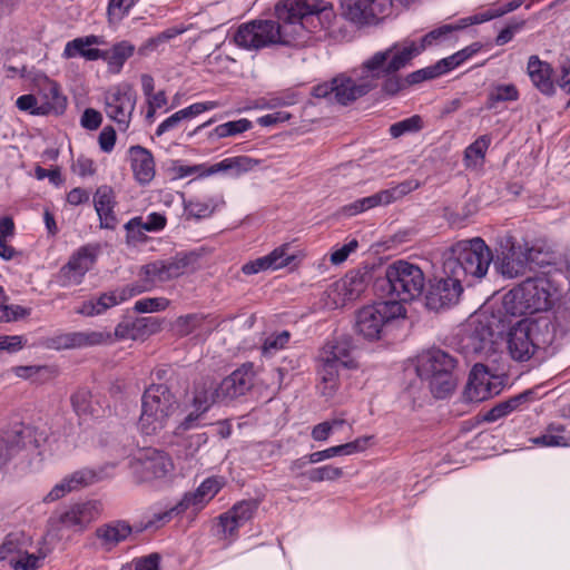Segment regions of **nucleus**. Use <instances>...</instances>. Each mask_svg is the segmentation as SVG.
<instances>
[{
    "instance_id": "54",
    "label": "nucleus",
    "mask_w": 570,
    "mask_h": 570,
    "mask_svg": "<svg viewBox=\"0 0 570 570\" xmlns=\"http://www.w3.org/2000/svg\"><path fill=\"white\" fill-rule=\"evenodd\" d=\"M325 296V305L331 309L340 308L351 301V298L347 297L344 284H342L340 279L328 286Z\"/></svg>"
},
{
    "instance_id": "59",
    "label": "nucleus",
    "mask_w": 570,
    "mask_h": 570,
    "mask_svg": "<svg viewBox=\"0 0 570 570\" xmlns=\"http://www.w3.org/2000/svg\"><path fill=\"white\" fill-rule=\"evenodd\" d=\"M257 510V502L254 500L240 501L233 505L229 513L238 521L242 527L248 522Z\"/></svg>"
},
{
    "instance_id": "37",
    "label": "nucleus",
    "mask_w": 570,
    "mask_h": 570,
    "mask_svg": "<svg viewBox=\"0 0 570 570\" xmlns=\"http://www.w3.org/2000/svg\"><path fill=\"white\" fill-rule=\"evenodd\" d=\"M259 164V159H255L248 156L228 157L216 164L209 165L207 168V175L213 176L217 174H226L229 176L238 177L253 170Z\"/></svg>"
},
{
    "instance_id": "46",
    "label": "nucleus",
    "mask_w": 570,
    "mask_h": 570,
    "mask_svg": "<svg viewBox=\"0 0 570 570\" xmlns=\"http://www.w3.org/2000/svg\"><path fill=\"white\" fill-rule=\"evenodd\" d=\"M14 223L9 216L0 217V257L6 261L16 258L19 252L8 244L14 236Z\"/></svg>"
},
{
    "instance_id": "26",
    "label": "nucleus",
    "mask_w": 570,
    "mask_h": 570,
    "mask_svg": "<svg viewBox=\"0 0 570 570\" xmlns=\"http://www.w3.org/2000/svg\"><path fill=\"white\" fill-rule=\"evenodd\" d=\"M392 0H344L342 3L344 17L356 23L366 24L387 14Z\"/></svg>"
},
{
    "instance_id": "43",
    "label": "nucleus",
    "mask_w": 570,
    "mask_h": 570,
    "mask_svg": "<svg viewBox=\"0 0 570 570\" xmlns=\"http://www.w3.org/2000/svg\"><path fill=\"white\" fill-rule=\"evenodd\" d=\"M492 142L490 135H482L470 144L464 150L463 161L466 168L478 169L484 164L487 150Z\"/></svg>"
},
{
    "instance_id": "10",
    "label": "nucleus",
    "mask_w": 570,
    "mask_h": 570,
    "mask_svg": "<svg viewBox=\"0 0 570 570\" xmlns=\"http://www.w3.org/2000/svg\"><path fill=\"white\" fill-rule=\"evenodd\" d=\"M384 278L389 285V294L401 302L417 298L425 287L423 271L415 264L399 259L385 268Z\"/></svg>"
},
{
    "instance_id": "5",
    "label": "nucleus",
    "mask_w": 570,
    "mask_h": 570,
    "mask_svg": "<svg viewBox=\"0 0 570 570\" xmlns=\"http://www.w3.org/2000/svg\"><path fill=\"white\" fill-rule=\"evenodd\" d=\"M493 255L482 238L460 240L443 254L444 275H455L466 285L481 281L488 273Z\"/></svg>"
},
{
    "instance_id": "49",
    "label": "nucleus",
    "mask_w": 570,
    "mask_h": 570,
    "mask_svg": "<svg viewBox=\"0 0 570 570\" xmlns=\"http://www.w3.org/2000/svg\"><path fill=\"white\" fill-rule=\"evenodd\" d=\"M24 541L21 533H9L0 544V561L17 558L23 552Z\"/></svg>"
},
{
    "instance_id": "58",
    "label": "nucleus",
    "mask_w": 570,
    "mask_h": 570,
    "mask_svg": "<svg viewBox=\"0 0 570 570\" xmlns=\"http://www.w3.org/2000/svg\"><path fill=\"white\" fill-rule=\"evenodd\" d=\"M136 3L132 0H109L107 14L110 23L120 22Z\"/></svg>"
},
{
    "instance_id": "31",
    "label": "nucleus",
    "mask_w": 570,
    "mask_h": 570,
    "mask_svg": "<svg viewBox=\"0 0 570 570\" xmlns=\"http://www.w3.org/2000/svg\"><path fill=\"white\" fill-rule=\"evenodd\" d=\"M127 159L135 180L140 186L149 185L156 175V163L153 153L140 146H130L127 150Z\"/></svg>"
},
{
    "instance_id": "27",
    "label": "nucleus",
    "mask_w": 570,
    "mask_h": 570,
    "mask_svg": "<svg viewBox=\"0 0 570 570\" xmlns=\"http://www.w3.org/2000/svg\"><path fill=\"white\" fill-rule=\"evenodd\" d=\"M318 357L323 362H331L342 368H356L355 345L348 335H341L327 341L321 348Z\"/></svg>"
},
{
    "instance_id": "1",
    "label": "nucleus",
    "mask_w": 570,
    "mask_h": 570,
    "mask_svg": "<svg viewBox=\"0 0 570 570\" xmlns=\"http://www.w3.org/2000/svg\"><path fill=\"white\" fill-rule=\"evenodd\" d=\"M568 312L559 309L554 321L543 315L537 318H523L519 321L509 333L508 348L513 360L529 361L539 351L550 347L558 336H562L570 330Z\"/></svg>"
},
{
    "instance_id": "34",
    "label": "nucleus",
    "mask_w": 570,
    "mask_h": 570,
    "mask_svg": "<svg viewBox=\"0 0 570 570\" xmlns=\"http://www.w3.org/2000/svg\"><path fill=\"white\" fill-rule=\"evenodd\" d=\"M132 533V527L125 520H114L100 524L95 530L98 546L106 552L112 551L120 543L125 542Z\"/></svg>"
},
{
    "instance_id": "42",
    "label": "nucleus",
    "mask_w": 570,
    "mask_h": 570,
    "mask_svg": "<svg viewBox=\"0 0 570 570\" xmlns=\"http://www.w3.org/2000/svg\"><path fill=\"white\" fill-rule=\"evenodd\" d=\"M184 215L187 219H205L210 217L217 208L213 197H193L183 200Z\"/></svg>"
},
{
    "instance_id": "18",
    "label": "nucleus",
    "mask_w": 570,
    "mask_h": 570,
    "mask_svg": "<svg viewBox=\"0 0 570 570\" xmlns=\"http://www.w3.org/2000/svg\"><path fill=\"white\" fill-rule=\"evenodd\" d=\"M114 468L115 464H106L98 469L83 468L77 470L57 483L46 495L45 501L52 502L59 500L71 491L97 483L108 478L110 475L109 470Z\"/></svg>"
},
{
    "instance_id": "39",
    "label": "nucleus",
    "mask_w": 570,
    "mask_h": 570,
    "mask_svg": "<svg viewBox=\"0 0 570 570\" xmlns=\"http://www.w3.org/2000/svg\"><path fill=\"white\" fill-rule=\"evenodd\" d=\"M531 394L530 391H525L498 403L483 414L482 420L484 422H495L514 411L522 410L523 405L529 402Z\"/></svg>"
},
{
    "instance_id": "13",
    "label": "nucleus",
    "mask_w": 570,
    "mask_h": 570,
    "mask_svg": "<svg viewBox=\"0 0 570 570\" xmlns=\"http://www.w3.org/2000/svg\"><path fill=\"white\" fill-rule=\"evenodd\" d=\"M137 104V92L127 82H120L108 88L104 95L106 116L116 122L120 130L129 128Z\"/></svg>"
},
{
    "instance_id": "64",
    "label": "nucleus",
    "mask_w": 570,
    "mask_h": 570,
    "mask_svg": "<svg viewBox=\"0 0 570 570\" xmlns=\"http://www.w3.org/2000/svg\"><path fill=\"white\" fill-rule=\"evenodd\" d=\"M30 308L20 305H0V322H13L30 315Z\"/></svg>"
},
{
    "instance_id": "6",
    "label": "nucleus",
    "mask_w": 570,
    "mask_h": 570,
    "mask_svg": "<svg viewBox=\"0 0 570 570\" xmlns=\"http://www.w3.org/2000/svg\"><path fill=\"white\" fill-rule=\"evenodd\" d=\"M405 314V307L395 299L364 305L355 313V333L370 342L382 340Z\"/></svg>"
},
{
    "instance_id": "52",
    "label": "nucleus",
    "mask_w": 570,
    "mask_h": 570,
    "mask_svg": "<svg viewBox=\"0 0 570 570\" xmlns=\"http://www.w3.org/2000/svg\"><path fill=\"white\" fill-rule=\"evenodd\" d=\"M423 128V119L419 115L400 120L391 125L389 131L393 138H399L405 134L417 132Z\"/></svg>"
},
{
    "instance_id": "24",
    "label": "nucleus",
    "mask_w": 570,
    "mask_h": 570,
    "mask_svg": "<svg viewBox=\"0 0 570 570\" xmlns=\"http://www.w3.org/2000/svg\"><path fill=\"white\" fill-rule=\"evenodd\" d=\"M132 468L142 481H151L167 476L173 471L174 464L167 453L147 449L135 459Z\"/></svg>"
},
{
    "instance_id": "45",
    "label": "nucleus",
    "mask_w": 570,
    "mask_h": 570,
    "mask_svg": "<svg viewBox=\"0 0 570 570\" xmlns=\"http://www.w3.org/2000/svg\"><path fill=\"white\" fill-rule=\"evenodd\" d=\"M519 90L513 83H495L491 86L487 97V108L494 109L499 102L517 101Z\"/></svg>"
},
{
    "instance_id": "17",
    "label": "nucleus",
    "mask_w": 570,
    "mask_h": 570,
    "mask_svg": "<svg viewBox=\"0 0 570 570\" xmlns=\"http://www.w3.org/2000/svg\"><path fill=\"white\" fill-rule=\"evenodd\" d=\"M325 4L320 0H283L276 6L277 22L289 31V42L303 29V19L322 12Z\"/></svg>"
},
{
    "instance_id": "11",
    "label": "nucleus",
    "mask_w": 570,
    "mask_h": 570,
    "mask_svg": "<svg viewBox=\"0 0 570 570\" xmlns=\"http://www.w3.org/2000/svg\"><path fill=\"white\" fill-rule=\"evenodd\" d=\"M522 4L521 0H510L501 4H497L484 12L472 14L465 18H462L453 23H446L439 28L433 29L428 32L424 37H422L419 41L412 40L414 46L419 48V52L421 53L428 47L439 45L452 37V35L456 31L463 30L472 24L482 23L494 18H499L505 13L514 11Z\"/></svg>"
},
{
    "instance_id": "38",
    "label": "nucleus",
    "mask_w": 570,
    "mask_h": 570,
    "mask_svg": "<svg viewBox=\"0 0 570 570\" xmlns=\"http://www.w3.org/2000/svg\"><path fill=\"white\" fill-rule=\"evenodd\" d=\"M527 71L531 82L539 91L548 96L553 94L552 69L549 63L540 60L538 56H531Z\"/></svg>"
},
{
    "instance_id": "51",
    "label": "nucleus",
    "mask_w": 570,
    "mask_h": 570,
    "mask_svg": "<svg viewBox=\"0 0 570 570\" xmlns=\"http://www.w3.org/2000/svg\"><path fill=\"white\" fill-rule=\"evenodd\" d=\"M252 128V121L246 118L238 120L227 121L216 126L213 130V135L217 138H226L243 134Z\"/></svg>"
},
{
    "instance_id": "2",
    "label": "nucleus",
    "mask_w": 570,
    "mask_h": 570,
    "mask_svg": "<svg viewBox=\"0 0 570 570\" xmlns=\"http://www.w3.org/2000/svg\"><path fill=\"white\" fill-rule=\"evenodd\" d=\"M376 52L381 68V95L383 97H394L411 86L438 78L433 66L415 70L405 77L400 75V71L410 66L412 60L420 55L419 48L414 46L412 39L396 41Z\"/></svg>"
},
{
    "instance_id": "22",
    "label": "nucleus",
    "mask_w": 570,
    "mask_h": 570,
    "mask_svg": "<svg viewBox=\"0 0 570 570\" xmlns=\"http://www.w3.org/2000/svg\"><path fill=\"white\" fill-rule=\"evenodd\" d=\"M218 401H224V399L218 395L216 384L204 382L197 385L191 401L193 411L177 425L175 434L197 428L199 419Z\"/></svg>"
},
{
    "instance_id": "4",
    "label": "nucleus",
    "mask_w": 570,
    "mask_h": 570,
    "mask_svg": "<svg viewBox=\"0 0 570 570\" xmlns=\"http://www.w3.org/2000/svg\"><path fill=\"white\" fill-rule=\"evenodd\" d=\"M559 274L540 273L529 277L503 296L502 307L507 314L522 316L548 311L559 295Z\"/></svg>"
},
{
    "instance_id": "25",
    "label": "nucleus",
    "mask_w": 570,
    "mask_h": 570,
    "mask_svg": "<svg viewBox=\"0 0 570 570\" xmlns=\"http://www.w3.org/2000/svg\"><path fill=\"white\" fill-rule=\"evenodd\" d=\"M111 342V334L101 331H79L58 333L47 340V346L52 350L86 348Z\"/></svg>"
},
{
    "instance_id": "32",
    "label": "nucleus",
    "mask_w": 570,
    "mask_h": 570,
    "mask_svg": "<svg viewBox=\"0 0 570 570\" xmlns=\"http://www.w3.org/2000/svg\"><path fill=\"white\" fill-rule=\"evenodd\" d=\"M37 96L39 100L38 112L41 114V116L49 114L60 115L65 111L67 99L60 92L59 85L48 77H42L38 81Z\"/></svg>"
},
{
    "instance_id": "60",
    "label": "nucleus",
    "mask_w": 570,
    "mask_h": 570,
    "mask_svg": "<svg viewBox=\"0 0 570 570\" xmlns=\"http://www.w3.org/2000/svg\"><path fill=\"white\" fill-rule=\"evenodd\" d=\"M169 304V299L165 297H147L137 301L134 309L138 313L160 312L165 311Z\"/></svg>"
},
{
    "instance_id": "3",
    "label": "nucleus",
    "mask_w": 570,
    "mask_h": 570,
    "mask_svg": "<svg viewBox=\"0 0 570 570\" xmlns=\"http://www.w3.org/2000/svg\"><path fill=\"white\" fill-rule=\"evenodd\" d=\"M381 68L375 51L358 66L337 75L332 81L315 86L313 96L347 106L368 92L381 89Z\"/></svg>"
},
{
    "instance_id": "36",
    "label": "nucleus",
    "mask_w": 570,
    "mask_h": 570,
    "mask_svg": "<svg viewBox=\"0 0 570 570\" xmlns=\"http://www.w3.org/2000/svg\"><path fill=\"white\" fill-rule=\"evenodd\" d=\"M105 41L101 37L90 35L87 37H79L71 41H68L65 46L62 56L66 59L82 57L88 61L99 60L101 55L100 49L90 48L91 46L104 45Z\"/></svg>"
},
{
    "instance_id": "8",
    "label": "nucleus",
    "mask_w": 570,
    "mask_h": 570,
    "mask_svg": "<svg viewBox=\"0 0 570 570\" xmlns=\"http://www.w3.org/2000/svg\"><path fill=\"white\" fill-rule=\"evenodd\" d=\"M455 364L456 361L449 353L433 348L421 355L416 370L419 376L429 382L433 395L444 399L455 386L453 377Z\"/></svg>"
},
{
    "instance_id": "23",
    "label": "nucleus",
    "mask_w": 570,
    "mask_h": 570,
    "mask_svg": "<svg viewBox=\"0 0 570 570\" xmlns=\"http://www.w3.org/2000/svg\"><path fill=\"white\" fill-rule=\"evenodd\" d=\"M502 385L503 381L500 376L490 374L487 366L478 363L470 372L465 396L471 402H482L498 395Z\"/></svg>"
},
{
    "instance_id": "21",
    "label": "nucleus",
    "mask_w": 570,
    "mask_h": 570,
    "mask_svg": "<svg viewBox=\"0 0 570 570\" xmlns=\"http://www.w3.org/2000/svg\"><path fill=\"white\" fill-rule=\"evenodd\" d=\"M96 263V250L91 246H82L75 252L69 261L59 269L57 279L60 286L68 287L82 283L86 274Z\"/></svg>"
},
{
    "instance_id": "28",
    "label": "nucleus",
    "mask_w": 570,
    "mask_h": 570,
    "mask_svg": "<svg viewBox=\"0 0 570 570\" xmlns=\"http://www.w3.org/2000/svg\"><path fill=\"white\" fill-rule=\"evenodd\" d=\"M254 381V366L252 363H246L217 385V393L224 401L233 400L245 395L253 387Z\"/></svg>"
},
{
    "instance_id": "33",
    "label": "nucleus",
    "mask_w": 570,
    "mask_h": 570,
    "mask_svg": "<svg viewBox=\"0 0 570 570\" xmlns=\"http://www.w3.org/2000/svg\"><path fill=\"white\" fill-rule=\"evenodd\" d=\"M92 202L99 218L100 228L115 229L118 218L115 213L117 199L114 188L108 185L99 186L94 194Z\"/></svg>"
},
{
    "instance_id": "55",
    "label": "nucleus",
    "mask_w": 570,
    "mask_h": 570,
    "mask_svg": "<svg viewBox=\"0 0 570 570\" xmlns=\"http://www.w3.org/2000/svg\"><path fill=\"white\" fill-rule=\"evenodd\" d=\"M71 405L78 415H88L96 412L92 395L86 389H79L71 395Z\"/></svg>"
},
{
    "instance_id": "53",
    "label": "nucleus",
    "mask_w": 570,
    "mask_h": 570,
    "mask_svg": "<svg viewBox=\"0 0 570 570\" xmlns=\"http://www.w3.org/2000/svg\"><path fill=\"white\" fill-rule=\"evenodd\" d=\"M302 475H305L311 482L335 481L343 476V470L327 464L311 469L307 472L302 473Z\"/></svg>"
},
{
    "instance_id": "29",
    "label": "nucleus",
    "mask_w": 570,
    "mask_h": 570,
    "mask_svg": "<svg viewBox=\"0 0 570 570\" xmlns=\"http://www.w3.org/2000/svg\"><path fill=\"white\" fill-rule=\"evenodd\" d=\"M4 446L9 449V459L18 450H37L39 454L42 453V448L48 441V434L45 429L36 426H21L12 434L8 435L6 440L1 439Z\"/></svg>"
},
{
    "instance_id": "12",
    "label": "nucleus",
    "mask_w": 570,
    "mask_h": 570,
    "mask_svg": "<svg viewBox=\"0 0 570 570\" xmlns=\"http://www.w3.org/2000/svg\"><path fill=\"white\" fill-rule=\"evenodd\" d=\"M541 252L528 245L511 244L493 258L495 271L505 278H515L532 271L534 266L549 264L546 258L539 259Z\"/></svg>"
},
{
    "instance_id": "63",
    "label": "nucleus",
    "mask_w": 570,
    "mask_h": 570,
    "mask_svg": "<svg viewBox=\"0 0 570 570\" xmlns=\"http://www.w3.org/2000/svg\"><path fill=\"white\" fill-rule=\"evenodd\" d=\"M289 333L287 331H283L278 334L269 335L266 337L264 344H263V353L265 355H272L276 353L277 351L284 348L287 343L289 342Z\"/></svg>"
},
{
    "instance_id": "9",
    "label": "nucleus",
    "mask_w": 570,
    "mask_h": 570,
    "mask_svg": "<svg viewBox=\"0 0 570 570\" xmlns=\"http://www.w3.org/2000/svg\"><path fill=\"white\" fill-rule=\"evenodd\" d=\"M234 43L245 50L257 51L275 45H288L289 31L269 19H255L237 27Z\"/></svg>"
},
{
    "instance_id": "30",
    "label": "nucleus",
    "mask_w": 570,
    "mask_h": 570,
    "mask_svg": "<svg viewBox=\"0 0 570 570\" xmlns=\"http://www.w3.org/2000/svg\"><path fill=\"white\" fill-rule=\"evenodd\" d=\"M134 296H137V291L135 292L129 284L109 293H104L97 298L83 302L81 306L76 309V313L83 316L99 315Z\"/></svg>"
},
{
    "instance_id": "47",
    "label": "nucleus",
    "mask_w": 570,
    "mask_h": 570,
    "mask_svg": "<svg viewBox=\"0 0 570 570\" xmlns=\"http://www.w3.org/2000/svg\"><path fill=\"white\" fill-rule=\"evenodd\" d=\"M532 442L540 446H568L570 436L566 434V428L561 424H550L546 433L537 436Z\"/></svg>"
},
{
    "instance_id": "19",
    "label": "nucleus",
    "mask_w": 570,
    "mask_h": 570,
    "mask_svg": "<svg viewBox=\"0 0 570 570\" xmlns=\"http://www.w3.org/2000/svg\"><path fill=\"white\" fill-rule=\"evenodd\" d=\"M463 347L471 353H488L494 343V330L491 317L484 313L472 316L462 338Z\"/></svg>"
},
{
    "instance_id": "20",
    "label": "nucleus",
    "mask_w": 570,
    "mask_h": 570,
    "mask_svg": "<svg viewBox=\"0 0 570 570\" xmlns=\"http://www.w3.org/2000/svg\"><path fill=\"white\" fill-rule=\"evenodd\" d=\"M463 282L455 275L436 279L426 294V307L439 312L456 305L463 292Z\"/></svg>"
},
{
    "instance_id": "62",
    "label": "nucleus",
    "mask_w": 570,
    "mask_h": 570,
    "mask_svg": "<svg viewBox=\"0 0 570 570\" xmlns=\"http://www.w3.org/2000/svg\"><path fill=\"white\" fill-rule=\"evenodd\" d=\"M203 323V318L197 314H188L177 318L175 330L178 335L187 336L196 331Z\"/></svg>"
},
{
    "instance_id": "40",
    "label": "nucleus",
    "mask_w": 570,
    "mask_h": 570,
    "mask_svg": "<svg viewBox=\"0 0 570 570\" xmlns=\"http://www.w3.org/2000/svg\"><path fill=\"white\" fill-rule=\"evenodd\" d=\"M134 52L135 46L129 41L122 40L115 43L109 50H101L102 56L100 59L107 62L111 72L118 73Z\"/></svg>"
},
{
    "instance_id": "50",
    "label": "nucleus",
    "mask_w": 570,
    "mask_h": 570,
    "mask_svg": "<svg viewBox=\"0 0 570 570\" xmlns=\"http://www.w3.org/2000/svg\"><path fill=\"white\" fill-rule=\"evenodd\" d=\"M153 322L151 317H141L134 322H121L115 328V336L119 340H136L141 328Z\"/></svg>"
},
{
    "instance_id": "15",
    "label": "nucleus",
    "mask_w": 570,
    "mask_h": 570,
    "mask_svg": "<svg viewBox=\"0 0 570 570\" xmlns=\"http://www.w3.org/2000/svg\"><path fill=\"white\" fill-rule=\"evenodd\" d=\"M101 513V504L98 501H86L71 504L51 515L49 522L53 530L83 532L88 525L97 520Z\"/></svg>"
},
{
    "instance_id": "61",
    "label": "nucleus",
    "mask_w": 570,
    "mask_h": 570,
    "mask_svg": "<svg viewBox=\"0 0 570 570\" xmlns=\"http://www.w3.org/2000/svg\"><path fill=\"white\" fill-rule=\"evenodd\" d=\"M420 187V183L416 179H409L400 183L396 186H393L389 189H384V195L387 196V204H391L411 191L417 189Z\"/></svg>"
},
{
    "instance_id": "7",
    "label": "nucleus",
    "mask_w": 570,
    "mask_h": 570,
    "mask_svg": "<svg viewBox=\"0 0 570 570\" xmlns=\"http://www.w3.org/2000/svg\"><path fill=\"white\" fill-rule=\"evenodd\" d=\"M179 409V402L166 384H151L141 397L139 429L146 435L164 430Z\"/></svg>"
},
{
    "instance_id": "57",
    "label": "nucleus",
    "mask_w": 570,
    "mask_h": 570,
    "mask_svg": "<svg viewBox=\"0 0 570 570\" xmlns=\"http://www.w3.org/2000/svg\"><path fill=\"white\" fill-rule=\"evenodd\" d=\"M125 230H126V242L129 245H136L138 243H142L146 240L147 230L144 228L142 224V217L136 216L129 219L125 224Z\"/></svg>"
},
{
    "instance_id": "41",
    "label": "nucleus",
    "mask_w": 570,
    "mask_h": 570,
    "mask_svg": "<svg viewBox=\"0 0 570 570\" xmlns=\"http://www.w3.org/2000/svg\"><path fill=\"white\" fill-rule=\"evenodd\" d=\"M340 366L331 362H323L318 358L317 375L320 379L318 390L325 397H332L340 384Z\"/></svg>"
},
{
    "instance_id": "35",
    "label": "nucleus",
    "mask_w": 570,
    "mask_h": 570,
    "mask_svg": "<svg viewBox=\"0 0 570 570\" xmlns=\"http://www.w3.org/2000/svg\"><path fill=\"white\" fill-rule=\"evenodd\" d=\"M289 245L283 244L272 250L269 254L249 261L242 266L245 275H254L265 271H276L292 263L294 255L288 253Z\"/></svg>"
},
{
    "instance_id": "48",
    "label": "nucleus",
    "mask_w": 570,
    "mask_h": 570,
    "mask_svg": "<svg viewBox=\"0 0 570 570\" xmlns=\"http://www.w3.org/2000/svg\"><path fill=\"white\" fill-rule=\"evenodd\" d=\"M366 274L360 271H352L344 277L340 278V282L344 284L347 297L354 301L361 296L366 288Z\"/></svg>"
},
{
    "instance_id": "16",
    "label": "nucleus",
    "mask_w": 570,
    "mask_h": 570,
    "mask_svg": "<svg viewBox=\"0 0 570 570\" xmlns=\"http://www.w3.org/2000/svg\"><path fill=\"white\" fill-rule=\"evenodd\" d=\"M224 485L225 479L223 476L214 475L205 479L194 492L186 493L176 505L163 513L155 514L154 522H167L173 515L180 514L187 510L196 512L204 509Z\"/></svg>"
},
{
    "instance_id": "44",
    "label": "nucleus",
    "mask_w": 570,
    "mask_h": 570,
    "mask_svg": "<svg viewBox=\"0 0 570 570\" xmlns=\"http://www.w3.org/2000/svg\"><path fill=\"white\" fill-rule=\"evenodd\" d=\"M187 29L183 26H175L167 28L159 32L155 37L148 38L139 48L138 53L140 56H148L155 51H163L165 45L176 37L183 35Z\"/></svg>"
},
{
    "instance_id": "56",
    "label": "nucleus",
    "mask_w": 570,
    "mask_h": 570,
    "mask_svg": "<svg viewBox=\"0 0 570 570\" xmlns=\"http://www.w3.org/2000/svg\"><path fill=\"white\" fill-rule=\"evenodd\" d=\"M43 559L45 556L28 553L24 546L21 556L10 559V566L13 570H38L41 568Z\"/></svg>"
},
{
    "instance_id": "14",
    "label": "nucleus",
    "mask_w": 570,
    "mask_h": 570,
    "mask_svg": "<svg viewBox=\"0 0 570 570\" xmlns=\"http://www.w3.org/2000/svg\"><path fill=\"white\" fill-rule=\"evenodd\" d=\"M188 266L186 257H171L163 261H155L140 267L139 284H130L137 291V295L151 291L156 286L181 276Z\"/></svg>"
}]
</instances>
